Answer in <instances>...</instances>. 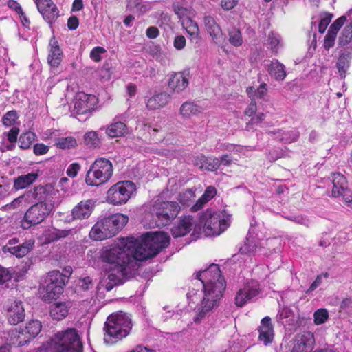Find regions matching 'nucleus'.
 I'll list each match as a JSON object with an SVG mask.
<instances>
[{"label":"nucleus","mask_w":352,"mask_h":352,"mask_svg":"<svg viewBox=\"0 0 352 352\" xmlns=\"http://www.w3.org/2000/svg\"><path fill=\"white\" fill-rule=\"evenodd\" d=\"M38 177V174L30 173L17 177L14 180V188L16 190L23 189L32 184Z\"/></svg>","instance_id":"473e14b6"},{"label":"nucleus","mask_w":352,"mask_h":352,"mask_svg":"<svg viewBox=\"0 0 352 352\" xmlns=\"http://www.w3.org/2000/svg\"><path fill=\"white\" fill-rule=\"evenodd\" d=\"M126 215L116 213L104 217L96 222L91 228L89 236L94 240H104L114 236L127 223Z\"/></svg>","instance_id":"20e7f679"},{"label":"nucleus","mask_w":352,"mask_h":352,"mask_svg":"<svg viewBox=\"0 0 352 352\" xmlns=\"http://www.w3.org/2000/svg\"><path fill=\"white\" fill-rule=\"evenodd\" d=\"M314 334L305 331L296 336L292 352H311L314 344Z\"/></svg>","instance_id":"6ab92c4d"},{"label":"nucleus","mask_w":352,"mask_h":352,"mask_svg":"<svg viewBox=\"0 0 352 352\" xmlns=\"http://www.w3.org/2000/svg\"><path fill=\"white\" fill-rule=\"evenodd\" d=\"M36 352H58V349L57 345L54 344L52 338L50 340L41 345Z\"/></svg>","instance_id":"6e6d98bb"},{"label":"nucleus","mask_w":352,"mask_h":352,"mask_svg":"<svg viewBox=\"0 0 352 352\" xmlns=\"http://www.w3.org/2000/svg\"><path fill=\"white\" fill-rule=\"evenodd\" d=\"M54 209L53 203L38 202L30 207L21 221V227L29 229L45 221Z\"/></svg>","instance_id":"1a4fd4ad"},{"label":"nucleus","mask_w":352,"mask_h":352,"mask_svg":"<svg viewBox=\"0 0 352 352\" xmlns=\"http://www.w3.org/2000/svg\"><path fill=\"white\" fill-rule=\"evenodd\" d=\"M132 326L131 320L126 313L118 311L111 314L104 323V342L114 344L126 337Z\"/></svg>","instance_id":"7ed1b4c3"},{"label":"nucleus","mask_w":352,"mask_h":352,"mask_svg":"<svg viewBox=\"0 0 352 352\" xmlns=\"http://www.w3.org/2000/svg\"><path fill=\"white\" fill-rule=\"evenodd\" d=\"M63 52L55 37L51 38L49 43L47 62L52 67H58L62 61Z\"/></svg>","instance_id":"b1692460"},{"label":"nucleus","mask_w":352,"mask_h":352,"mask_svg":"<svg viewBox=\"0 0 352 352\" xmlns=\"http://www.w3.org/2000/svg\"><path fill=\"white\" fill-rule=\"evenodd\" d=\"M97 100L94 95L79 93L74 100V110L78 115L91 112L95 109Z\"/></svg>","instance_id":"f3484780"},{"label":"nucleus","mask_w":352,"mask_h":352,"mask_svg":"<svg viewBox=\"0 0 352 352\" xmlns=\"http://www.w3.org/2000/svg\"><path fill=\"white\" fill-rule=\"evenodd\" d=\"M35 134L32 132L22 133L19 139V146L22 149H28L35 140Z\"/></svg>","instance_id":"37998d69"},{"label":"nucleus","mask_w":352,"mask_h":352,"mask_svg":"<svg viewBox=\"0 0 352 352\" xmlns=\"http://www.w3.org/2000/svg\"><path fill=\"white\" fill-rule=\"evenodd\" d=\"M19 133V129L16 126H12V128L7 133H4V135H7L8 140L10 143H14L17 140V136Z\"/></svg>","instance_id":"69168bd1"},{"label":"nucleus","mask_w":352,"mask_h":352,"mask_svg":"<svg viewBox=\"0 0 352 352\" xmlns=\"http://www.w3.org/2000/svg\"><path fill=\"white\" fill-rule=\"evenodd\" d=\"M333 15L329 13H322L320 16V23L318 25V31L320 33H324L327 26L330 23Z\"/></svg>","instance_id":"3c124183"},{"label":"nucleus","mask_w":352,"mask_h":352,"mask_svg":"<svg viewBox=\"0 0 352 352\" xmlns=\"http://www.w3.org/2000/svg\"><path fill=\"white\" fill-rule=\"evenodd\" d=\"M94 199L82 200L72 210V219H87L91 214L95 207Z\"/></svg>","instance_id":"aec40b11"},{"label":"nucleus","mask_w":352,"mask_h":352,"mask_svg":"<svg viewBox=\"0 0 352 352\" xmlns=\"http://www.w3.org/2000/svg\"><path fill=\"white\" fill-rule=\"evenodd\" d=\"M336 36L337 34H336L335 32L329 30H328L324 41V47L327 50H329L334 45Z\"/></svg>","instance_id":"4d7b16f0"},{"label":"nucleus","mask_w":352,"mask_h":352,"mask_svg":"<svg viewBox=\"0 0 352 352\" xmlns=\"http://www.w3.org/2000/svg\"><path fill=\"white\" fill-rule=\"evenodd\" d=\"M193 219L190 216L184 217L180 219L177 225L174 226L171 232L175 238L181 237L188 234L192 228Z\"/></svg>","instance_id":"a878e982"},{"label":"nucleus","mask_w":352,"mask_h":352,"mask_svg":"<svg viewBox=\"0 0 352 352\" xmlns=\"http://www.w3.org/2000/svg\"><path fill=\"white\" fill-rule=\"evenodd\" d=\"M9 345L21 346L29 342L30 340L28 338L27 333L24 332L23 329L20 328L18 329L16 328L9 333Z\"/></svg>","instance_id":"c756f323"},{"label":"nucleus","mask_w":352,"mask_h":352,"mask_svg":"<svg viewBox=\"0 0 352 352\" xmlns=\"http://www.w3.org/2000/svg\"><path fill=\"white\" fill-rule=\"evenodd\" d=\"M50 147L44 144H36L34 145L33 151L36 155L46 154L49 151Z\"/></svg>","instance_id":"774afa93"},{"label":"nucleus","mask_w":352,"mask_h":352,"mask_svg":"<svg viewBox=\"0 0 352 352\" xmlns=\"http://www.w3.org/2000/svg\"><path fill=\"white\" fill-rule=\"evenodd\" d=\"M17 118L18 116L16 111H10L3 117L2 122L7 127L12 126H14Z\"/></svg>","instance_id":"603ef678"},{"label":"nucleus","mask_w":352,"mask_h":352,"mask_svg":"<svg viewBox=\"0 0 352 352\" xmlns=\"http://www.w3.org/2000/svg\"><path fill=\"white\" fill-rule=\"evenodd\" d=\"M266 69L270 76L277 81H283L287 76L285 67L277 60L267 64Z\"/></svg>","instance_id":"c85d7f7f"},{"label":"nucleus","mask_w":352,"mask_h":352,"mask_svg":"<svg viewBox=\"0 0 352 352\" xmlns=\"http://www.w3.org/2000/svg\"><path fill=\"white\" fill-rule=\"evenodd\" d=\"M351 57L349 54H342L338 58L336 63L337 68L340 73L341 79H344L346 76V72L349 67Z\"/></svg>","instance_id":"ea45409f"},{"label":"nucleus","mask_w":352,"mask_h":352,"mask_svg":"<svg viewBox=\"0 0 352 352\" xmlns=\"http://www.w3.org/2000/svg\"><path fill=\"white\" fill-rule=\"evenodd\" d=\"M5 310L8 321L12 325H16L25 319V309L21 300L9 302L6 305Z\"/></svg>","instance_id":"dca6fc26"},{"label":"nucleus","mask_w":352,"mask_h":352,"mask_svg":"<svg viewBox=\"0 0 352 352\" xmlns=\"http://www.w3.org/2000/svg\"><path fill=\"white\" fill-rule=\"evenodd\" d=\"M338 44L341 46L349 45L352 47V21L346 25L339 37Z\"/></svg>","instance_id":"4c0bfd02"},{"label":"nucleus","mask_w":352,"mask_h":352,"mask_svg":"<svg viewBox=\"0 0 352 352\" xmlns=\"http://www.w3.org/2000/svg\"><path fill=\"white\" fill-rule=\"evenodd\" d=\"M189 84V74L186 72L171 74L168 80V88L172 93L180 94Z\"/></svg>","instance_id":"a211bd4d"},{"label":"nucleus","mask_w":352,"mask_h":352,"mask_svg":"<svg viewBox=\"0 0 352 352\" xmlns=\"http://www.w3.org/2000/svg\"><path fill=\"white\" fill-rule=\"evenodd\" d=\"M38 12L44 20L50 24L54 23L60 16V12L52 0H34Z\"/></svg>","instance_id":"2eb2a0df"},{"label":"nucleus","mask_w":352,"mask_h":352,"mask_svg":"<svg viewBox=\"0 0 352 352\" xmlns=\"http://www.w3.org/2000/svg\"><path fill=\"white\" fill-rule=\"evenodd\" d=\"M182 24L192 39L197 40L199 38V28L198 24L193 21L191 17L187 18L184 20V21H182Z\"/></svg>","instance_id":"e433bc0d"},{"label":"nucleus","mask_w":352,"mask_h":352,"mask_svg":"<svg viewBox=\"0 0 352 352\" xmlns=\"http://www.w3.org/2000/svg\"><path fill=\"white\" fill-rule=\"evenodd\" d=\"M71 307V302H55L50 307V316L54 320H60L68 315Z\"/></svg>","instance_id":"393cba45"},{"label":"nucleus","mask_w":352,"mask_h":352,"mask_svg":"<svg viewBox=\"0 0 352 352\" xmlns=\"http://www.w3.org/2000/svg\"><path fill=\"white\" fill-rule=\"evenodd\" d=\"M113 173L112 163L106 158H98L94 161L87 171L85 182L90 186H100L111 179Z\"/></svg>","instance_id":"423d86ee"},{"label":"nucleus","mask_w":352,"mask_h":352,"mask_svg":"<svg viewBox=\"0 0 352 352\" xmlns=\"http://www.w3.org/2000/svg\"><path fill=\"white\" fill-rule=\"evenodd\" d=\"M170 237L164 232H148L139 239L128 237L101 253L103 261L111 266H130L134 261H145L168 247Z\"/></svg>","instance_id":"f257e3e1"},{"label":"nucleus","mask_w":352,"mask_h":352,"mask_svg":"<svg viewBox=\"0 0 352 352\" xmlns=\"http://www.w3.org/2000/svg\"><path fill=\"white\" fill-rule=\"evenodd\" d=\"M170 98V94L166 92L155 93L148 98L146 106L148 109H159L165 107L169 102Z\"/></svg>","instance_id":"bb28decb"},{"label":"nucleus","mask_w":352,"mask_h":352,"mask_svg":"<svg viewBox=\"0 0 352 352\" xmlns=\"http://www.w3.org/2000/svg\"><path fill=\"white\" fill-rule=\"evenodd\" d=\"M346 20V17L345 16L339 17L331 25L329 30H332L333 32H335L336 34H337L338 30L345 23Z\"/></svg>","instance_id":"e2e57ef3"},{"label":"nucleus","mask_w":352,"mask_h":352,"mask_svg":"<svg viewBox=\"0 0 352 352\" xmlns=\"http://www.w3.org/2000/svg\"><path fill=\"white\" fill-rule=\"evenodd\" d=\"M261 248V242L254 235L252 234L251 231L250 230L247 237L246 241L244 243V245L241 248V252L242 253H252L256 252Z\"/></svg>","instance_id":"72a5a7b5"},{"label":"nucleus","mask_w":352,"mask_h":352,"mask_svg":"<svg viewBox=\"0 0 352 352\" xmlns=\"http://www.w3.org/2000/svg\"><path fill=\"white\" fill-rule=\"evenodd\" d=\"M70 230H54L52 231L50 234V236L51 237L52 240H58L61 238H65L67 236L69 233Z\"/></svg>","instance_id":"052dcab7"},{"label":"nucleus","mask_w":352,"mask_h":352,"mask_svg":"<svg viewBox=\"0 0 352 352\" xmlns=\"http://www.w3.org/2000/svg\"><path fill=\"white\" fill-rule=\"evenodd\" d=\"M267 45L273 52L277 54L279 48L282 47L280 35L274 32L270 33L267 37Z\"/></svg>","instance_id":"a19ab883"},{"label":"nucleus","mask_w":352,"mask_h":352,"mask_svg":"<svg viewBox=\"0 0 352 352\" xmlns=\"http://www.w3.org/2000/svg\"><path fill=\"white\" fill-rule=\"evenodd\" d=\"M204 23L212 41L216 44L221 43L223 39V34L221 27L217 24L214 18L211 16H205Z\"/></svg>","instance_id":"4be33fe9"},{"label":"nucleus","mask_w":352,"mask_h":352,"mask_svg":"<svg viewBox=\"0 0 352 352\" xmlns=\"http://www.w3.org/2000/svg\"><path fill=\"white\" fill-rule=\"evenodd\" d=\"M58 191L50 184L38 186L25 192V196L29 202L53 203L54 207L58 206L60 202L58 197Z\"/></svg>","instance_id":"f8f14e48"},{"label":"nucleus","mask_w":352,"mask_h":352,"mask_svg":"<svg viewBox=\"0 0 352 352\" xmlns=\"http://www.w3.org/2000/svg\"><path fill=\"white\" fill-rule=\"evenodd\" d=\"M122 115L116 116L111 124L105 128V133L111 138H120L129 133L126 124L121 120Z\"/></svg>","instance_id":"412c9836"},{"label":"nucleus","mask_w":352,"mask_h":352,"mask_svg":"<svg viewBox=\"0 0 352 352\" xmlns=\"http://www.w3.org/2000/svg\"><path fill=\"white\" fill-rule=\"evenodd\" d=\"M179 111L183 117L190 118L192 116L201 113L202 108L194 102H185L182 104Z\"/></svg>","instance_id":"c9c22d12"},{"label":"nucleus","mask_w":352,"mask_h":352,"mask_svg":"<svg viewBox=\"0 0 352 352\" xmlns=\"http://www.w3.org/2000/svg\"><path fill=\"white\" fill-rule=\"evenodd\" d=\"M65 278V276L56 270L51 271L46 275L41 287L43 299L45 302H50L63 293Z\"/></svg>","instance_id":"6e6552de"},{"label":"nucleus","mask_w":352,"mask_h":352,"mask_svg":"<svg viewBox=\"0 0 352 352\" xmlns=\"http://www.w3.org/2000/svg\"><path fill=\"white\" fill-rule=\"evenodd\" d=\"M217 193L216 188L212 186L207 187L204 193L202 196L197 201L195 204H194L191 210L193 212H197L204 207V206L208 202L210 199H212Z\"/></svg>","instance_id":"2f4dec72"},{"label":"nucleus","mask_w":352,"mask_h":352,"mask_svg":"<svg viewBox=\"0 0 352 352\" xmlns=\"http://www.w3.org/2000/svg\"><path fill=\"white\" fill-rule=\"evenodd\" d=\"M94 283L93 280L89 276H85L84 278H80L78 283V286L80 291H89L94 289Z\"/></svg>","instance_id":"8fccbe9b"},{"label":"nucleus","mask_w":352,"mask_h":352,"mask_svg":"<svg viewBox=\"0 0 352 352\" xmlns=\"http://www.w3.org/2000/svg\"><path fill=\"white\" fill-rule=\"evenodd\" d=\"M195 197V190L188 189L184 192H180L178 195V201L183 206H190Z\"/></svg>","instance_id":"c03bdc74"},{"label":"nucleus","mask_w":352,"mask_h":352,"mask_svg":"<svg viewBox=\"0 0 352 352\" xmlns=\"http://www.w3.org/2000/svg\"><path fill=\"white\" fill-rule=\"evenodd\" d=\"M55 144L60 149H69L76 145V140L73 137L59 138L56 139Z\"/></svg>","instance_id":"49530a36"},{"label":"nucleus","mask_w":352,"mask_h":352,"mask_svg":"<svg viewBox=\"0 0 352 352\" xmlns=\"http://www.w3.org/2000/svg\"><path fill=\"white\" fill-rule=\"evenodd\" d=\"M228 35L229 41L232 45L239 47L242 45L243 38L241 32L238 28L233 27L232 29L229 30Z\"/></svg>","instance_id":"a18cd8bd"},{"label":"nucleus","mask_w":352,"mask_h":352,"mask_svg":"<svg viewBox=\"0 0 352 352\" xmlns=\"http://www.w3.org/2000/svg\"><path fill=\"white\" fill-rule=\"evenodd\" d=\"M258 330L259 332L258 340L265 345L272 342L274 333L270 317L265 316L261 320Z\"/></svg>","instance_id":"5701e85b"},{"label":"nucleus","mask_w":352,"mask_h":352,"mask_svg":"<svg viewBox=\"0 0 352 352\" xmlns=\"http://www.w3.org/2000/svg\"><path fill=\"white\" fill-rule=\"evenodd\" d=\"M314 318L316 324H324L329 319V312L326 309H318L314 312Z\"/></svg>","instance_id":"de8ad7c7"},{"label":"nucleus","mask_w":352,"mask_h":352,"mask_svg":"<svg viewBox=\"0 0 352 352\" xmlns=\"http://www.w3.org/2000/svg\"><path fill=\"white\" fill-rule=\"evenodd\" d=\"M208 160L206 164L205 169L210 171H215L219 169L221 166L219 158L213 157L210 158L207 157Z\"/></svg>","instance_id":"13d9d810"},{"label":"nucleus","mask_w":352,"mask_h":352,"mask_svg":"<svg viewBox=\"0 0 352 352\" xmlns=\"http://www.w3.org/2000/svg\"><path fill=\"white\" fill-rule=\"evenodd\" d=\"M270 135L273 134L276 136V138L279 140L281 142H284L285 143H291L292 142H295L298 140L299 137V133L298 131H294V137L288 138L287 135L289 133H285V131H283L281 130H278L276 131H270L268 132Z\"/></svg>","instance_id":"79ce46f5"},{"label":"nucleus","mask_w":352,"mask_h":352,"mask_svg":"<svg viewBox=\"0 0 352 352\" xmlns=\"http://www.w3.org/2000/svg\"><path fill=\"white\" fill-rule=\"evenodd\" d=\"M80 169V165L77 163L71 164L67 169V175L70 177H75L77 176L78 171Z\"/></svg>","instance_id":"338daca9"},{"label":"nucleus","mask_w":352,"mask_h":352,"mask_svg":"<svg viewBox=\"0 0 352 352\" xmlns=\"http://www.w3.org/2000/svg\"><path fill=\"white\" fill-rule=\"evenodd\" d=\"M106 52V50L100 46L95 47L90 52V58L94 62H100L102 60L101 54Z\"/></svg>","instance_id":"bf43d9fd"},{"label":"nucleus","mask_w":352,"mask_h":352,"mask_svg":"<svg viewBox=\"0 0 352 352\" xmlns=\"http://www.w3.org/2000/svg\"><path fill=\"white\" fill-rule=\"evenodd\" d=\"M136 190L131 181H121L113 185L107 192V201L114 206L126 204Z\"/></svg>","instance_id":"9b49d317"},{"label":"nucleus","mask_w":352,"mask_h":352,"mask_svg":"<svg viewBox=\"0 0 352 352\" xmlns=\"http://www.w3.org/2000/svg\"><path fill=\"white\" fill-rule=\"evenodd\" d=\"M259 285L257 281L252 280L245 284L236 294L235 304L237 307H243L259 294Z\"/></svg>","instance_id":"4468645a"},{"label":"nucleus","mask_w":352,"mask_h":352,"mask_svg":"<svg viewBox=\"0 0 352 352\" xmlns=\"http://www.w3.org/2000/svg\"><path fill=\"white\" fill-rule=\"evenodd\" d=\"M179 210L180 206L177 202L163 201L162 196H159L150 209L155 218V222L152 223V226H167L177 216Z\"/></svg>","instance_id":"0eeeda50"},{"label":"nucleus","mask_w":352,"mask_h":352,"mask_svg":"<svg viewBox=\"0 0 352 352\" xmlns=\"http://www.w3.org/2000/svg\"><path fill=\"white\" fill-rule=\"evenodd\" d=\"M41 329L42 324L39 320H31L26 324V326L23 330L27 333L28 338L31 340L38 335Z\"/></svg>","instance_id":"f704fd0d"},{"label":"nucleus","mask_w":352,"mask_h":352,"mask_svg":"<svg viewBox=\"0 0 352 352\" xmlns=\"http://www.w3.org/2000/svg\"><path fill=\"white\" fill-rule=\"evenodd\" d=\"M268 87L265 82L261 83L256 89V98L262 100H266L267 96Z\"/></svg>","instance_id":"680f3d73"},{"label":"nucleus","mask_w":352,"mask_h":352,"mask_svg":"<svg viewBox=\"0 0 352 352\" xmlns=\"http://www.w3.org/2000/svg\"><path fill=\"white\" fill-rule=\"evenodd\" d=\"M331 196L340 198L346 206L352 208V190L348 188L346 177L339 173H332Z\"/></svg>","instance_id":"ddd939ff"},{"label":"nucleus","mask_w":352,"mask_h":352,"mask_svg":"<svg viewBox=\"0 0 352 352\" xmlns=\"http://www.w3.org/2000/svg\"><path fill=\"white\" fill-rule=\"evenodd\" d=\"M285 218L296 223L304 226L307 228L309 227L311 223V220L308 217L302 215H290L285 217Z\"/></svg>","instance_id":"864d4df0"},{"label":"nucleus","mask_w":352,"mask_h":352,"mask_svg":"<svg viewBox=\"0 0 352 352\" xmlns=\"http://www.w3.org/2000/svg\"><path fill=\"white\" fill-rule=\"evenodd\" d=\"M239 3V0H221L220 6L225 11H229L235 8Z\"/></svg>","instance_id":"0e129e2a"},{"label":"nucleus","mask_w":352,"mask_h":352,"mask_svg":"<svg viewBox=\"0 0 352 352\" xmlns=\"http://www.w3.org/2000/svg\"><path fill=\"white\" fill-rule=\"evenodd\" d=\"M197 278L201 281L203 294L198 290L190 289L187 293L190 302H200L196 307V314L193 318L195 322H201L212 310L219 305V302L226 289V280L221 276L218 265L212 264L206 270L197 273Z\"/></svg>","instance_id":"f03ea898"},{"label":"nucleus","mask_w":352,"mask_h":352,"mask_svg":"<svg viewBox=\"0 0 352 352\" xmlns=\"http://www.w3.org/2000/svg\"><path fill=\"white\" fill-rule=\"evenodd\" d=\"M293 311L289 307H283L278 311L276 316L277 322L282 324H290L293 321Z\"/></svg>","instance_id":"58836bf2"},{"label":"nucleus","mask_w":352,"mask_h":352,"mask_svg":"<svg viewBox=\"0 0 352 352\" xmlns=\"http://www.w3.org/2000/svg\"><path fill=\"white\" fill-rule=\"evenodd\" d=\"M174 11L177 16L182 20V21H184V20L187 18L191 17V11L186 8L179 6H174Z\"/></svg>","instance_id":"5fc2aeb1"},{"label":"nucleus","mask_w":352,"mask_h":352,"mask_svg":"<svg viewBox=\"0 0 352 352\" xmlns=\"http://www.w3.org/2000/svg\"><path fill=\"white\" fill-rule=\"evenodd\" d=\"M84 139L85 144L89 146L97 147L100 144V140L96 131L86 133Z\"/></svg>","instance_id":"09e8293b"},{"label":"nucleus","mask_w":352,"mask_h":352,"mask_svg":"<svg viewBox=\"0 0 352 352\" xmlns=\"http://www.w3.org/2000/svg\"><path fill=\"white\" fill-rule=\"evenodd\" d=\"M52 339L58 352H82V345L75 329L58 332Z\"/></svg>","instance_id":"9d476101"},{"label":"nucleus","mask_w":352,"mask_h":352,"mask_svg":"<svg viewBox=\"0 0 352 352\" xmlns=\"http://www.w3.org/2000/svg\"><path fill=\"white\" fill-rule=\"evenodd\" d=\"M34 241L32 240L14 246H4L3 251L8 252L16 257H23L27 255L34 248Z\"/></svg>","instance_id":"cd10ccee"},{"label":"nucleus","mask_w":352,"mask_h":352,"mask_svg":"<svg viewBox=\"0 0 352 352\" xmlns=\"http://www.w3.org/2000/svg\"><path fill=\"white\" fill-rule=\"evenodd\" d=\"M128 269H130V266L109 267L110 272L106 278L118 285L120 283L122 277L127 274Z\"/></svg>","instance_id":"7c9ffc66"},{"label":"nucleus","mask_w":352,"mask_h":352,"mask_svg":"<svg viewBox=\"0 0 352 352\" xmlns=\"http://www.w3.org/2000/svg\"><path fill=\"white\" fill-rule=\"evenodd\" d=\"M230 215L224 210L208 209L199 215V224L208 236H219L230 226Z\"/></svg>","instance_id":"39448f33"}]
</instances>
